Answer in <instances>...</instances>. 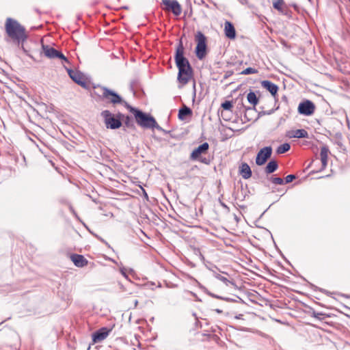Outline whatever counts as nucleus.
I'll return each mask as SVG.
<instances>
[{
  "label": "nucleus",
  "instance_id": "f257e3e1",
  "mask_svg": "<svg viewBox=\"0 0 350 350\" xmlns=\"http://www.w3.org/2000/svg\"><path fill=\"white\" fill-rule=\"evenodd\" d=\"M5 29L8 37L18 46L21 45L23 51V44L27 38L25 29L17 21L8 18L5 21Z\"/></svg>",
  "mask_w": 350,
  "mask_h": 350
},
{
  "label": "nucleus",
  "instance_id": "f704fd0d",
  "mask_svg": "<svg viewBox=\"0 0 350 350\" xmlns=\"http://www.w3.org/2000/svg\"><path fill=\"white\" fill-rule=\"evenodd\" d=\"M194 251H195L196 254H199L200 256V257H202L203 258V256L200 253V251L199 249H195Z\"/></svg>",
  "mask_w": 350,
  "mask_h": 350
},
{
  "label": "nucleus",
  "instance_id": "2f4dec72",
  "mask_svg": "<svg viewBox=\"0 0 350 350\" xmlns=\"http://www.w3.org/2000/svg\"><path fill=\"white\" fill-rule=\"evenodd\" d=\"M266 338H267V340L268 342L270 344L271 347L274 348V349H276V348H278V347L275 345V341L273 338H270V337H268V336H267Z\"/></svg>",
  "mask_w": 350,
  "mask_h": 350
},
{
  "label": "nucleus",
  "instance_id": "39448f33",
  "mask_svg": "<svg viewBox=\"0 0 350 350\" xmlns=\"http://www.w3.org/2000/svg\"><path fill=\"white\" fill-rule=\"evenodd\" d=\"M101 116L104 119V122L107 129H119L122 123L119 118H116L115 116L109 110H104L101 112Z\"/></svg>",
  "mask_w": 350,
  "mask_h": 350
},
{
  "label": "nucleus",
  "instance_id": "393cba45",
  "mask_svg": "<svg viewBox=\"0 0 350 350\" xmlns=\"http://www.w3.org/2000/svg\"><path fill=\"white\" fill-rule=\"evenodd\" d=\"M291 148V146L288 143H284L279 146L276 150L278 154H283L288 151Z\"/></svg>",
  "mask_w": 350,
  "mask_h": 350
},
{
  "label": "nucleus",
  "instance_id": "ea45409f",
  "mask_svg": "<svg viewBox=\"0 0 350 350\" xmlns=\"http://www.w3.org/2000/svg\"><path fill=\"white\" fill-rule=\"evenodd\" d=\"M162 132H163L164 133H167V131H166L165 130L163 129V131H161Z\"/></svg>",
  "mask_w": 350,
  "mask_h": 350
},
{
  "label": "nucleus",
  "instance_id": "0eeeda50",
  "mask_svg": "<svg viewBox=\"0 0 350 350\" xmlns=\"http://www.w3.org/2000/svg\"><path fill=\"white\" fill-rule=\"evenodd\" d=\"M162 9L165 12H172L174 16H179L182 8L177 0H161Z\"/></svg>",
  "mask_w": 350,
  "mask_h": 350
},
{
  "label": "nucleus",
  "instance_id": "f3484780",
  "mask_svg": "<svg viewBox=\"0 0 350 350\" xmlns=\"http://www.w3.org/2000/svg\"><path fill=\"white\" fill-rule=\"evenodd\" d=\"M273 7L282 14L286 15L288 13V9L284 0H273Z\"/></svg>",
  "mask_w": 350,
  "mask_h": 350
},
{
  "label": "nucleus",
  "instance_id": "c85d7f7f",
  "mask_svg": "<svg viewBox=\"0 0 350 350\" xmlns=\"http://www.w3.org/2000/svg\"><path fill=\"white\" fill-rule=\"evenodd\" d=\"M221 107L225 110L231 111L232 108V104L231 101L227 100L221 104Z\"/></svg>",
  "mask_w": 350,
  "mask_h": 350
},
{
  "label": "nucleus",
  "instance_id": "cd10ccee",
  "mask_svg": "<svg viewBox=\"0 0 350 350\" xmlns=\"http://www.w3.org/2000/svg\"><path fill=\"white\" fill-rule=\"evenodd\" d=\"M271 181L272 183L275 185H284V180L280 177H272L271 178Z\"/></svg>",
  "mask_w": 350,
  "mask_h": 350
},
{
  "label": "nucleus",
  "instance_id": "e433bc0d",
  "mask_svg": "<svg viewBox=\"0 0 350 350\" xmlns=\"http://www.w3.org/2000/svg\"><path fill=\"white\" fill-rule=\"evenodd\" d=\"M200 161L206 164L208 163L206 159H200Z\"/></svg>",
  "mask_w": 350,
  "mask_h": 350
},
{
  "label": "nucleus",
  "instance_id": "c9c22d12",
  "mask_svg": "<svg viewBox=\"0 0 350 350\" xmlns=\"http://www.w3.org/2000/svg\"><path fill=\"white\" fill-rule=\"evenodd\" d=\"M273 111H274V109H271V110H269V111H266V112H265V111H263L262 113H263V114L270 115V114H271Z\"/></svg>",
  "mask_w": 350,
  "mask_h": 350
},
{
  "label": "nucleus",
  "instance_id": "423d86ee",
  "mask_svg": "<svg viewBox=\"0 0 350 350\" xmlns=\"http://www.w3.org/2000/svg\"><path fill=\"white\" fill-rule=\"evenodd\" d=\"M175 62L178 68L191 66L188 59L184 57V46L182 41H180L176 50L174 56Z\"/></svg>",
  "mask_w": 350,
  "mask_h": 350
},
{
  "label": "nucleus",
  "instance_id": "58836bf2",
  "mask_svg": "<svg viewBox=\"0 0 350 350\" xmlns=\"http://www.w3.org/2000/svg\"><path fill=\"white\" fill-rule=\"evenodd\" d=\"M242 107H243L245 110H250V109H251V108H250V107L246 108V107H245L243 105H242Z\"/></svg>",
  "mask_w": 350,
  "mask_h": 350
},
{
  "label": "nucleus",
  "instance_id": "473e14b6",
  "mask_svg": "<svg viewBox=\"0 0 350 350\" xmlns=\"http://www.w3.org/2000/svg\"><path fill=\"white\" fill-rule=\"evenodd\" d=\"M216 278L218 280H219L222 281L223 282H224L226 284H228V283L229 282V280L226 278H225L224 276H223V275H221L220 274H217L216 275Z\"/></svg>",
  "mask_w": 350,
  "mask_h": 350
},
{
  "label": "nucleus",
  "instance_id": "1a4fd4ad",
  "mask_svg": "<svg viewBox=\"0 0 350 350\" xmlns=\"http://www.w3.org/2000/svg\"><path fill=\"white\" fill-rule=\"evenodd\" d=\"M192 75L193 70L191 66H189V69L187 67L180 68H178L177 79L182 85H186L192 77Z\"/></svg>",
  "mask_w": 350,
  "mask_h": 350
},
{
  "label": "nucleus",
  "instance_id": "ddd939ff",
  "mask_svg": "<svg viewBox=\"0 0 350 350\" xmlns=\"http://www.w3.org/2000/svg\"><path fill=\"white\" fill-rule=\"evenodd\" d=\"M111 332V329L102 327L92 334V340L94 342H99L105 340Z\"/></svg>",
  "mask_w": 350,
  "mask_h": 350
},
{
  "label": "nucleus",
  "instance_id": "9b49d317",
  "mask_svg": "<svg viewBox=\"0 0 350 350\" xmlns=\"http://www.w3.org/2000/svg\"><path fill=\"white\" fill-rule=\"evenodd\" d=\"M67 71L73 81L83 88H88V83L81 72L71 69H67Z\"/></svg>",
  "mask_w": 350,
  "mask_h": 350
},
{
  "label": "nucleus",
  "instance_id": "7ed1b4c3",
  "mask_svg": "<svg viewBox=\"0 0 350 350\" xmlns=\"http://www.w3.org/2000/svg\"><path fill=\"white\" fill-rule=\"evenodd\" d=\"M94 94L102 100L107 103L116 105L118 104L127 103L121 96L115 91L101 85H97L94 87Z\"/></svg>",
  "mask_w": 350,
  "mask_h": 350
},
{
  "label": "nucleus",
  "instance_id": "6e6552de",
  "mask_svg": "<svg viewBox=\"0 0 350 350\" xmlns=\"http://www.w3.org/2000/svg\"><path fill=\"white\" fill-rule=\"evenodd\" d=\"M42 52L44 55L50 59L59 58L64 60L66 62H68V59L64 56V55L60 51L56 50L55 49L50 46L49 45L42 44Z\"/></svg>",
  "mask_w": 350,
  "mask_h": 350
},
{
  "label": "nucleus",
  "instance_id": "a878e982",
  "mask_svg": "<svg viewBox=\"0 0 350 350\" xmlns=\"http://www.w3.org/2000/svg\"><path fill=\"white\" fill-rule=\"evenodd\" d=\"M256 73H258V70H256L254 68H251V67L247 68L246 69L243 70L241 72V74L245 75H251V74H256Z\"/></svg>",
  "mask_w": 350,
  "mask_h": 350
},
{
  "label": "nucleus",
  "instance_id": "f8f14e48",
  "mask_svg": "<svg viewBox=\"0 0 350 350\" xmlns=\"http://www.w3.org/2000/svg\"><path fill=\"white\" fill-rule=\"evenodd\" d=\"M314 110V104L312 101L308 100L301 103L298 107L299 113L305 116H310L313 114Z\"/></svg>",
  "mask_w": 350,
  "mask_h": 350
},
{
  "label": "nucleus",
  "instance_id": "c756f323",
  "mask_svg": "<svg viewBox=\"0 0 350 350\" xmlns=\"http://www.w3.org/2000/svg\"><path fill=\"white\" fill-rule=\"evenodd\" d=\"M295 178H296L295 175H294V174H289V175L286 176L285 180H284V183H286V184L290 183L293 180H295Z\"/></svg>",
  "mask_w": 350,
  "mask_h": 350
},
{
  "label": "nucleus",
  "instance_id": "412c9836",
  "mask_svg": "<svg viewBox=\"0 0 350 350\" xmlns=\"http://www.w3.org/2000/svg\"><path fill=\"white\" fill-rule=\"evenodd\" d=\"M191 116L192 110L186 105H184L178 111V118L180 120H185L187 117H191Z\"/></svg>",
  "mask_w": 350,
  "mask_h": 350
},
{
  "label": "nucleus",
  "instance_id": "4468645a",
  "mask_svg": "<svg viewBox=\"0 0 350 350\" xmlns=\"http://www.w3.org/2000/svg\"><path fill=\"white\" fill-rule=\"evenodd\" d=\"M209 144L207 142H204L200 146H199L197 148L194 149L191 154L190 158L192 160L198 159L199 157L202 154H205L208 150Z\"/></svg>",
  "mask_w": 350,
  "mask_h": 350
},
{
  "label": "nucleus",
  "instance_id": "a211bd4d",
  "mask_svg": "<svg viewBox=\"0 0 350 350\" xmlns=\"http://www.w3.org/2000/svg\"><path fill=\"white\" fill-rule=\"evenodd\" d=\"M261 85L263 88L268 90L273 96H275L278 91V85L268 80L262 81L261 82Z\"/></svg>",
  "mask_w": 350,
  "mask_h": 350
},
{
  "label": "nucleus",
  "instance_id": "4c0bfd02",
  "mask_svg": "<svg viewBox=\"0 0 350 350\" xmlns=\"http://www.w3.org/2000/svg\"><path fill=\"white\" fill-rule=\"evenodd\" d=\"M221 206L226 208H228V207L224 204V203H221Z\"/></svg>",
  "mask_w": 350,
  "mask_h": 350
},
{
  "label": "nucleus",
  "instance_id": "2eb2a0df",
  "mask_svg": "<svg viewBox=\"0 0 350 350\" xmlns=\"http://www.w3.org/2000/svg\"><path fill=\"white\" fill-rule=\"evenodd\" d=\"M70 259L77 267H83L88 263V260L81 254H74L70 256Z\"/></svg>",
  "mask_w": 350,
  "mask_h": 350
},
{
  "label": "nucleus",
  "instance_id": "5701e85b",
  "mask_svg": "<svg viewBox=\"0 0 350 350\" xmlns=\"http://www.w3.org/2000/svg\"><path fill=\"white\" fill-rule=\"evenodd\" d=\"M278 167V165L276 161L272 160L270 161L265 167V173L266 174H271L276 171Z\"/></svg>",
  "mask_w": 350,
  "mask_h": 350
},
{
  "label": "nucleus",
  "instance_id": "7c9ffc66",
  "mask_svg": "<svg viewBox=\"0 0 350 350\" xmlns=\"http://www.w3.org/2000/svg\"><path fill=\"white\" fill-rule=\"evenodd\" d=\"M205 292L206 293V294H208V295H210L212 297H214V298H216L218 299H221V300H228V299L224 298L223 297H221V296L217 295L214 293H212L208 291L206 289Z\"/></svg>",
  "mask_w": 350,
  "mask_h": 350
},
{
  "label": "nucleus",
  "instance_id": "9d476101",
  "mask_svg": "<svg viewBox=\"0 0 350 350\" xmlns=\"http://www.w3.org/2000/svg\"><path fill=\"white\" fill-rule=\"evenodd\" d=\"M272 148L266 146L260 150L256 158V163L258 165H262L271 156Z\"/></svg>",
  "mask_w": 350,
  "mask_h": 350
},
{
  "label": "nucleus",
  "instance_id": "b1692460",
  "mask_svg": "<svg viewBox=\"0 0 350 350\" xmlns=\"http://www.w3.org/2000/svg\"><path fill=\"white\" fill-rule=\"evenodd\" d=\"M247 101L255 107L258 103V98L254 92H250L247 95Z\"/></svg>",
  "mask_w": 350,
  "mask_h": 350
},
{
  "label": "nucleus",
  "instance_id": "f03ea898",
  "mask_svg": "<svg viewBox=\"0 0 350 350\" xmlns=\"http://www.w3.org/2000/svg\"><path fill=\"white\" fill-rule=\"evenodd\" d=\"M126 107L129 110L130 112L133 113L135 116L137 123L143 128L146 129H153L155 128L158 131H163V129L161 128L156 122L155 119L148 115L142 111L133 107L129 105L128 103H126Z\"/></svg>",
  "mask_w": 350,
  "mask_h": 350
},
{
  "label": "nucleus",
  "instance_id": "20e7f679",
  "mask_svg": "<svg viewBox=\"0 0 350 350\" xmlns=\"http://www.w3.org/2000/svg\"><path fill=\"white\" fill-rule=\"evenodd\" d=\"M196 40L197 42L196 56L199 59H203L206 55V38L201 31H198L196 35Z\"/></svg>",
  "mask_w": 350,
  "mask_h": 350
},
{
  "label": "nucleus",
  "instance_id": "72a5a7b5",
  "mask_svg": "<svg viewBox=\"0 0 350 350\" xmlns=\"http://www.w3.org/2000/svg\"><path fill=\"white\" fill-rule=\"evenodd\" d=\"M126 116H124V114L121 113H118L115 118H119L120 119V121H122L124 120V118H125Z\"/></svg>",
  "mask_w": 350,
  "mask_h": 350
},
{
  "label": "nucleus",
  "instance_id": "bb28decb",
  "mask_svg": "<svg viewBox=\"0 0 350 350\" xmlns=\"http://www.w3.org/2000/svg\"><path fill=\"white\" fill-rule=\"evenodd\" d=\"M122 121L127 127H132L133 126V120L129 116H126Z\"/></svg>",
  "mask_w": 350,
  "mask_h": 350
},
{
  "label": "nucleus",
  "instance_id": "4be33fe9",
  "mask_svg": "<svg viewBox=\"0 0 350 350\" xmlns=\"http://www.w3.org/2000/svg\"><path fill=\"white\" fill-rule=\"evenodd\" d=\"M288 137L294 138H308V133L305 129H297L288 132Z\"/></svg>",
  "mask_w": 350,
  "mask_h": 350
},
{
  "label": "nucleus",
  "instance_id": "dca6fc26",
  "mask_svg": "<svg viewBox=\"0 0 350 350\" xmlns=\"http://www.w3.org/2000/svg\"><path fill=\"white\" fill-rule=\"evenodd\" d=\"M224 33L225 36L230 39H234L236 38V31L233 24L226 21L224 23Z\"/></svg>",
  "mask_w": 350,
  "mask_h": 350
},
{
  "label": "nucleus",
  "instance_id": "aec40b11",
  "mask_svg": "<svg viewBox=\"0 0 350 350\" xmlns=\"http://www.w3.org/2000/svg\"><path fill=\"white\" fill-rule=\"evenodd\" d=\"M329 152V150L327 146H323L321 148L320 157L323 169H325L327 165Z\"/></svg>",
  "mask_w": 350,
  "mask_h": 350
},
{
  "label": "nucleus",
  "instance_id": "6ab92c4d",
  "mask_svg": "<svg viewBox=\"0 0 350 350\" xmlns=\"http://www.w3.org/2000/svg\"><path fill=\"white\" fill-rule=\"evenodd\" d=\"M239 173L244 179H248L252 176V170L246 163H241L239 167Z\"/></svg>",
  "mask_w": 350,
  "mask_h": 350
}]
</instances>
